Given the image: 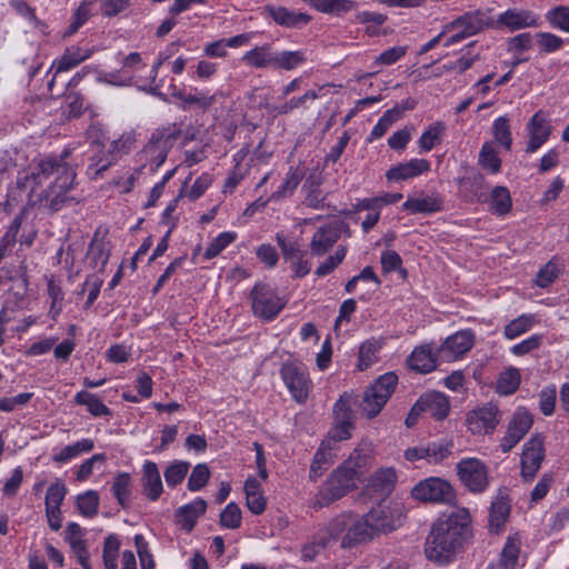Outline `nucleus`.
<instances>
[{
	"mask_svg": "<svg viewBox=\"0 0 569 569\" xmlns=\"http://www.w3.org/2000/svg\"><path fill=\"white\" fill-rule=\"evenodd\" d=\"M441 209V201L436 196L420 194L418 197H408L402 203V210L411 214L432 213Z\"/></svg>",
	"mask_w": 569,
	"mask_h": 569,
	"instance_id": "nucleus-31",
	"label": "nucleus"
},
{
	"mask_svg": "<svg viewBox=\"0 0 569 569\" xmlns=\"http://www.w3.org/2000/svg\"><path fill=\"white\" fill-rule=\"evenodd\" d=\"M367 516L377 537L396 530L401 526L403 520L401 505L393 501L379 503L377 507H373Z\"/></svg>",
	"mask_w": 569,
	"mask_h": 569,
	"instance_id": "nucleus-12",
	"label": "nucleus"
},
{
	"mask_svg": "<svg viewBox=\"0 0 569 569\" xmlns=\"http://www.w3.org/2000/svg\"><path fill=\"white\" fill-rule=\"evenodd\" d=\"M273 58L274 53L271 51L270 46L263 44L247 51L242 60L249 67L266 68L273 67Z\"/></svg>",
	"mask_w": 569,
	"mask_h": 569,
	"instance_id": "nucleus-37",
	"label": "nucleus"
},
{
	"mask_svg": "<svg viewBox=\"0 0 569 569\" xmlns=\"http://www.w3.org/2000/svg\"><path fill=\"white\" fill-rule=\"evenodd\" d=\"M250 298L253 315L264 321L273 320L286 305L271 287L263 283L253 287Z\"/></svg>",
	"mask_w": 569,
	"mask_h": 569,
	"instance_id": "nucleus-10",
	"label": "nucleus"
},
{
	"mask_svg": "<svg viewBox=\"0 0 569 569\" xmlns=\"http://www.w3.org/2000/svg\"><path fill=\"white\" fill-rule=\"evenodd\" d=\"M207 502L202 498H196L190 503L180 507L177 511V521L186 531H191L198 519L206 512Z\"/></svg>",
	"mask_w": 569,
	"mask_h": 569,
	"instance_id": "nucleus-28",
	"label": "nucleus"
},
{
	"mask_svg": "<svg viewBox=\"0 0 569 569\" xmlns=\"http://www.w3.org/2000/svg\"><path fill=\"white\" fill-rule=\"evenodd\" d=\"M93 448L94 441L89 438H83L58 450H54L52 460L57 463H67L83 453L90 452Z\"/></svg>",
	"mask_w": 569,
	"mask_h": 569,
	"instance_id": "nucleus-30",
	"label": "nucleus"
},
{
	"mask_svg": "<svg viewBox=\"0 0 569 569\" xmlns=\"http://www.w3.org/2000/svg\"><path fill=\"white\" fill-rule=\"evenodd\" d=\"M301 177L298 169L290 168L279 188L270 196V200L279 201L292 196L301 181Z\"/></svg>",
	"mask_w": 569,
	"mask_h": 569,
	"instance_id": "nucleus-42",
	"label": "nucleus"
},
{
	"mask_svg": "<svg viewBox=\"0 0 569 569\" xmlns=\"http://www.w3.org/2000/svg\"><path fill=\"white\" fill-rule=\"evenodd\" d=\"M543 443L539 437L530 438L523 446L521 455V476L525 480H531L540 469L543 460Z\"/></svg>",
	"mask_w": 569,
	"mask_h": 569,
	"instance_id": "nucleus-21",
	"label": "nucleus"
},
{
	"mask_svg": "<svg viewBox=\"0 0 569 569\" xmlns=\"http://www.w3.org/2000/svg\"><path fill=\"white\" fill-rule=\"evenodd\" d=\"M411 497L418 501L452 503L456 491L452 485L440 477H429L419 481L411 490Z\"/></svg>",
	"mask_w": 569,
	"mask_h": 569,
	"instance_id": "nucleus-9",
	"label": "nucleus"
},
{
	"mask_svg": "<svg viewBox=\"0 0 569 569\" xmlns=\"http://www.w3.org/2000/svg\"><path fill=\"white\" fill-rule=\"evenodd\" d=\"M479 164L489 173L496 174L501 169V160L492 141H486L479 152Z\"/></svg>",
	"mask_w": 569,
	"mask_h": 569,
	"instance_id": "nucleus-40",
	"label": "nucleus"
},
{
	"mask_svg": "<svg viewBox=\"0 0 569 569\" xmlns=\"http://www.w3.org/2000/svg\"><path fill=\"white\" fill-rule=\"evenodd\" d=\"M348 230V226L339 220L331 219L321 226L313 234L310 243L311 253L315 256L325 254L340 238L341 233Z\"/></svg>",
	"mask_w": 569,
	"mask_h": 569,
	"instance_id": "nucleus-16",
	"label": "nucleus"
},
{
	"mask_svg": "<svg viewBox=\"0 0 569 569\" xmlns=\"http://www.w3.org/2000/svg\"><path fill=\"white\" fill-rule=\"evenodd\" d=\"M100 497L96 490H87L77 497V508L81 516L92 518L98 513Z\"/></svg>",
	"mask_w": 569,
	"mask_h": 569,
	"instance_id": "nucleus-50",
	"label": "nucleus"
},
{
	"mask_svg": "<svg viewBox=\"0 0 569 569\" xmlns=\"http://www.w3.org/2000/svg\"><path fill=\"white\" fill-rule=\"evenodd\" d=\"M237 233L234 231H223L214 237L208 244L204 251L206 259H212L222 252L228 246H230L236 239Z\"/></svg>",
	"mask_w": 569,
	"mask_h": 569,
	"instance_id": "nucleus-56",
	"label": "nucleus"
},
{
	"mask_svg": "<svg viewBox=\"0 0 569 569\" xmlns=\"http://www.w3.org/2000/svg\"><path fill=\"white\" fill-rule=\"evenodd\" d=\"M521 543L522 539L518 532L509 535L498 562L502 563L507 568L516 569L519 562Z\"/></svg>",
	"mask_w": 569,
	"mask_h": 569,
	"instance_id": "nucleus-34",
	"label": "nucleus"
},
{
	"mask_svg": "<svg viewBox=\"0 0 569 569\" xmlns=\"http://www.w3.org/2000/svg\"><path fill=\"white\" fill-rule=\"evenodd\" d=\"M190 468V463L183 460H173L164 470V480L168 487L174 488L183 481Z\"/></svg>",
	"mask_w": 569,
	"mask_h": 569,
	"instance_id": "nucleus-52",
	"label": "nucleus"
},
{
	"mask_svg": "<svg viewBox=\"0 0 569 569\" xmlns=\"http://www.w3.org/2000/svg\"><path fill=\"white\" fill-rule=\"evenodd\" d=\"M493 24L495 20L489 11H468L445 24V32L449 36L443 41V47H451Z\"/></svg>",
	"mask_w": 569,
	"mask_h": 569,
	"instance_id": "nucleus-5",
	"label": "nucleus"
},
{
	"mask_svg": "<svg viewBox=\"0 0 569 569\" xmlns=\"http://www.w3.org/2000/svg\"><path fill=\"white\" fill-rule=\"evenodd\" d=\"M520 381V371L517 368L510 367L498 376L496 391L501 396L512 395L518 389Z\"/></svg>",
	"mask_w": 569,
	"mask_h": 569,
	"instance_id": "nucleus-38",
	"label": "nucleus"
},
{
	"mask_svg": "<svg viewBox=\"0 0 569 569\" xmlns=\"http://www.w3.org/2000/svg\"><path fill=\"white\" fill-rule=\"evenodd\" d=\"M47 291L51 301L50 313L56 318L61 312L64 293L60 286V281H58L53 276L48 279Z\"/></svg>",
	"mask_w": 569,
	"mask_h": 569,
	"instance_id": "nucleus-57",
	"label": "nucleus"
},
{
	"mask_svg": "<svg viewBox=\"0 0 569 569\" xmlns=\"http://www.w3.org/2000/svg\"><path fill=\"white\" fill-rule=\"evenodd\" d=\"M111 492L123 509L128 508L132 492L131 476L128 472L118 473L113 478Z\"/></svg>",
	"mask_w": 569,
	"mask_h": 569,
	"instance_id": "nucleus-33",
	"label": "nucleus"
},
{
	"mask_svg": "<svg viewBox=\"0 0 569 569\" xmlns=\"http://www.w3.org/2000/svg\"><path fill=\"white\" fill-rule=\"evenodd\" d=\"M469 523L470 515L466 508L439 518L433 523L426 542L427 558L439 563L449 562L465 539Z\"/></svg>",
	"mask_w": 569,
	"mask_h": 569,
	"instance_id": "nucleus-2",
	"label": "nucleus"
},
{
	"mask_svg": "<svg viewBox=\"0 0 569 569\" xmlns=\"http://www.w3.org/2000/svg\"><path fill=\"white\" fill-rule=\"evenodd\" d=\"M263 11L271 17L277 24L284 28H299L311 21L309 14L289 10L286 7L267 4L263 7Z\"/></svg>",
	"mask_w": 569,
	"mask_h": 569,
	"instance_id": "nucleus-22",
	"label": "nucleus"
},
{
	"mask_svg": "<svg viewBox=\"0 0 569 569\" xmlns=\"http://www.w3.org/2000/svg\"><path fill=\"white\" fill-rule=\"evenodd\" d=\"M242 513L234 502L228 503L220 513V525L227 529H237L241 525Z\"/></svg>",
	"mask_w": 569,
	"mask_h": 569,
	"instance_id": "nucleus-61",
	"label": "nucleus"
},
{
	"mask_svg": "<svg viewBox=\"0 0 569 569\" xmlns=\"http://www.w3.org/2000/svg\"><path fill=\"white\" fill-rule=\"evenodd\" d=\"M280 372L291 397L297 402L303 403L312 386L307 370L299 363L287 362L281 367Z\"/></svg>",
	"mask_w": 569,
	"mask_h": 569,
	"instance_id": "nucleus-13",
	"label": "nucleus"
},
{
	"mask_svg": "<svg viewBox=\"0 0 569 569\" xmlns=\"http://www.w3.org/2000/svg\"><path fill=\"white\" fill-rule=\"evenodd\" d=\"M92 53L93 50L88 48H68L60 59H57L52 62L51 69L56 70V74L69 71L82 61L90 58Z\"/></svg>",
	"mask_w": 569,
	"mask_h": 569,
	"instance_id": "nucleus-29",
	"label": "nucleus"
},
{
	"mask_svg": "<svg viewBox=\"0 0 569 569\" xmlns=\"http://www.w3.org/2000/svg\"><path fill=\"white\" fill-rule=\"evenodd\" d=\"M460 482L472 493L487 491L490 485L488 467L479 458L466 457L456 466Z\"/></svg>",
	"mask_w": 569,
	"mask_h": 569,
	"instance_id": "nucleus-7",
	"label": "nucleus"
},
{
	"mask_svg": "<svg viewBox=\"0 0 569 569\" xmlns=\"http://www.w3.org/2000/svg\"><path fill=\"white\" fill-rule=\"evenodd\" d=\"M491 130L495 141L506 151L511 150L512 136L508 117L500 116L495 119Z\"/></svg>",
	"mask_w": 569,
	"mask_h": 569,
	"instance_id": "nucleus-44",
	"label": "nucleus"
},
{
	"mask_svg": "<svg viewBox=\"0 0 569 569\" xmlns=\"http://www.w3.org/2000/svg\"><path fill=\"white\" fill-rule=\"evenodd\" d=\"M431 164L422 158H411L408 161L399 162L392 166L386 172V178L390 182H402L429 173Z\"/></svg>",
	"mask_w": 569,
	"mask_h": 569,
	"instance_id": "nucleus-19",
	"label": "nucleus"
},
{
	"mask_svg": "<svg viewBox=\"0 0 569 569\" xmlns=\"http://www.w3.org/2000/svg\"><path fill=\"white\" fill-rule=\"evenodd\" d=\"M173 96L187 106H197L202 109L209 108L214 102V96L196 89L194 92L177 91Z\"/></svg>",
	"mask_w": 569,
	"mask_h": 569,
	"instance_id": "nucleus-51",
	"label": "nucleus"
},
{
	"mask_svg": "<svg viewBox=\"0 0 569 569\" xmlns=\"http://www.w3.org/2000/svg\"><path fill=\"white\" fill-rule=\"evenodd\" d=\"M475 343L471 330H460L449 336L441 345L439 352L446 361H456L467 353Z\"/></svg>",
	"mask_w": 569,
	"mask_h": 569,
	"instance_id": "nucleus-20",
	"label": "nucleus"
},
{
	"mask_svg": "<svg viewBox=\"0 0 569 569\" xmlns=\"http://www.w3.org/2000/svg\"><path fill=\"white\" fill-rule=\"evenodd\" d=\"M174 137L163 130L154 132L144 148L137 154L141 168L156 171L164 161L168 151L171 149Z\"/></svg>",
	"mask_w": 569,
	"mask_h": 569,
	"instance_id": "nucleus-8",
	"label": "nucleus"
},
{
	"mask_svg": "<svg viewBox=\"0 0 569 569\" xmlns=\"http://www.w3.org/2000/svg\"><path fill=\"white\" fill-rule=\"evenodd\" d=\"M335 446L323 440L317 450L310 470V478L316 480L322 471L333 461Z\"/></svg>",
	"mask_w": 569,
	"mask_h": 569,
	"instance_id": "nucleus-36",
	"label": "nucleus"
},
{
	"mask_svg": "<svg viewBox=\"0 0 569 569\" xmlns=\"http://www.w3.org/2000/svg\"><path fill=\"white\" fill-rule=\"evenodd\" d=\"M398 472L393 467H382L370 478L367 489L377 497L388 496L395 488Z\"/></svg>",
	"mask_w": 569,
	"mask_h": 569,
	"instance_id": "nucleus-25",
	"label": "nucleus"
},
{
	"mask_svg": "<svg viewBox=\"0 0 569 569\" xmlns=\"http://www.w3.org/2000/svg\"><path fill=\"white\" fill-rule=\"evenodd\" d=\"M137 553L139 556L141 569H154L153 556L149 549L148 542L142 535L134 536Z\"/></svg>",
	"mask_w": 569,
	"mask_h": 569,
	"instance_id": "nucleus-62",
	"label": "nucleus"
},
{
	"mask_svg": "<svg viewBox=\"0 0 569 569\" xmlns=\"http://www.w3.org/2000/svg\"><path fill=\"white\" fill-rule=\"evenodd\" d=\"M306 60L307 54L303 50L276 52L273 67L284 70H293L305 63Z\"/></svg>",
	"mask_w": 569,
	"mask_h": 569,
	"instance_id": "nucleus-45",
	"label": "nucleus"
},
{
	"mask_svg": "<svg viewBox=\"0 0 569 569\" xmlns=\"http://www.w3.org/2000/svg\"><path fill=\"white\" fill-rule=\"evenodd\" d=\"M74 402L86 406L89 413L93 417H110L111 410L94 393L88 391H79L74 396Z\"/></svg>",
	"mask_w": 569,
	"mask_h": 569,
	"instance_id": "nucleus-35",
	"label": "nucleus"
},
{
	"mask_svg": "<svg viewBox=\"0 0 569 569\" xmlns=\"http://www.w3.org/2000/svg\"><path fill=\"white\" fill-rule=\"evenodd\" d=\"M330 535L326 530L323 536L318 537L313 541L306 543L301 549V558L303 561H315L325 552L326 546L331 541Z\"/></svg>",
	"mask_w": 569,
	"mask_h": 569,
	"instance_id": "nucleus-54",
	"label": "nucleus"
},
{
	"mask_svg": "<svg viewBox=\"0 0 569 569\" xmlns=\"http://www.w3.org/2000/svg\"><path fill=\"white\" fill-rule=\"evenodd\" d=\"M327 531L331 539H340L343 548H351L377 537L367 513L362 517L341 515L329 522Z\"/></svg>",
	"mask_w": 569,
	"mask_h": 569,
	"instance_id": "nucleus-4",
	"label": "nucleus"
},
{
	"mask_svg": "<svg viewBox=\"0 0 569 569\" xmlns=\"http://www.w3.org/2000/svg\"><path fill=\"white\" fill-rule=\"evenodd\" d=\"M121 63L122 68L119 71L98 73L97 82L117 87L130 86L133 82V72L144 66L138 52H131L124 57Z\"/></svg>",
	"mask_w": 569,
	"mask_h": 569,
	"instance_id": "nucleus-17",
	"label": "nucleus"
},
{
	"mask_svg": "<svg viewBox=\"0 0 569 569\" xmlns=\"http://www.w3.org/2000/svg\"><path fill=\"white\" fill-rule=\"evenodd\" d=\"M446 129V126L441 121H436L431 123L426 130L422 132L418 140V146L421 152H429L435 148L436 144L440 142L441 136Z\"/></svg>",
	"mask_w": 569,
	"mask_h": 569,
	"instance_id": "nucleus-43",
	"label": "nucleus"
},
{
	"mask_svg": "<svg viewBox=\"0 0 569 569\" xmlns=\"http://www.w3.org/2000/svg\"><path fill=\"white\" fill-rule=\"evenodd\" d=\"M335 425L328 433L326 441H330L335 446L336 442L347 440L351 437L353 423L351 420L350 397L345 396L336 402Z\"/></svg>",
	"mask_w": 569,
	"mask_h": 569,
	"instance_id": "nucleus-15",
	"label": "nucleus"
},
{
	"mask_svg": "<svg viewBox=\"0 0 569 569\" xmlns=\"http://www.w3.org/2000/svg\"><path fill=\"white\" fill-rule=\"evenodd\" d=\"M369 452L370 446L367 443H361L355 448L349 458L332 472L321 487L316 496L315 507L322 508L328 506L356 487L360 476L370 465L371 457Z\"/></svg>",
	"mask_w": 569,
	"mask_h": 569,
	"instance_id": "nucleus-3",
	"label": "nucleus"
},
{
	"mask_svg": "<svg viewBox=\"0 0 569 569\" xmlns=\"http://www.w3.org/2000/svg\"><path fill=\"white\" fill-rule=\"evenodd\" d=\"M141 486L150 501H157L163 492V485L156 462L146 460L142 465Z\"/></svg>",
	"mask_w": 569,
	"mask_h": 569,
	"instance_id": "nucleus-23",
	"label": "nucleus"
},
{
	"mask_svg": "<svg viewBox=\"0 0 569 569\" xmlns=\"http://www.w3.org/2000/svg\"><path fill=\"white\" fill-rule=\"evenodd\" d=\"M136 142L133 132H126L110 143L108 151L96 154L88 166L87 174L90 179H96L102 171L107 170L117 159L128 153Z\"/></svg>",
	"mask_w": 569,
	"mask_h": 569,
	"instance_id": "nucleus-11",
	"label": "nucleus"
},
{
	"mask_svg": "<svg viewBox=\"0 0 569 569\" xmlns=\"http://www.w3.org/2000/svg\"><path fill=\"white\" fill-rule=\"evenodd\" d=\"M498 23L516 31L538 26V16L530 10L508 9L499 14Z\"/></svg>",
	"mask_w": 569,
	"mask_h": 569,
	"instance_id": "nucleus-24",
	"label": "nucleus"
},
{
	"mask_svg": "<svg viewBox=\"0 0 569 569\" xmlns=\"http://www.w3.org/2000/svg\"><path fill=\"white\" fill-rule=\"evenodd\" d=\"M76 172L61 159L44 157L33 159L18 172L16 182L7 193V207H43L58 211L67 201Z\"/></svg>",
	"mask_w": 569,
	"mask_h": 569,
	"instance_id": "nucleus-1",
	"label": "nucleus"
},
{
	"mask_svg": "<svg viewBox=\"0 0 569 569\" xmlns=\"http://www.w3.org/2000/svg\"><path fill=\"white\" fill-rule=\"evenodd\" d=\"M528 142L526 147L527 153H535L550 138L551 124L547 114L542 111L536 112L526 126Z\"/></svg>",
	"mask_w": 569,
	"mask_h": 569,
	"instance_id": "nucleus-18",
	"label": "nucleus"
},
{
	"mask_svg": "<svg viewBox=\"0 0 569 569\" xmlns=\"http://www.w3.org/2000/svg\"><path fill=\"white\" fill-rule=\"evenodd\" d=\"M408 367L419 373H429L437 367V358L431 345L416 347L407 359Z\"/></svg>",
	"mask_w": 569,
	"mask_h": 569,
	"instance_id": "nucleus-26",
	"label": "nucleus"
},
{
	"mask_svg": "<svg viewBox=\"0 0 569 569\" xmlns=\"http://www.w3.org/2000/svg\"><path fill=\"white\" fill-rule=\"evenodd\" d=\"M498 416V407L492 403H486L467 415L466 426L475 436L492 433L499 423Z\"/></svg>",
	"mask_w": 569,
	"mask_h": 569,
	"instance_id": "nucleus-14",
	"label": "nucleus"
},
{
	"mask_svg": "<svg viewBox=\"0 0 569 569\" xmlns=\"http://www.w3.org/2000/svg\"><path fill=\"white\" fill-rule=\"evenodd\" d=\"M418 400L419 406H421L423 409V412L429 413L438 420L445 419L449 413V398L442 392H428L421 396Z\"/></svg>",
	"mask_w": 569,
	"mask_h": 569,
	"instance_id": "nucleus-27",
	"label": "nucleus"
},
{
	"mask_svg": "<svg viewBox=\"0 0 569 569\" xmlns=\"http://www.w3.org/2000/svg\"><path fill=\"white\" fill-rule=\"evenodd\" d=\"M425 446L426 461L431 465H438L447 459L452 451V442L433 441Z\"/></svg>",
	"mask_w": 569,
	"mask_h": 569,
	"instance_id": "nucleus-47",
	"label": "nucleus"
},
{
	"mask_svg": "<svg viewBox=\"0 0 569 569\" xmlns=\"http://www.w3.org/2000/svg\"><path fill=\"white\" fill-rule=\"evenodd\" d=\"M66 495L67 488L62 482L56 481L51 483L46 492V509H60Z\"/></svg>",
	"mask_w": 569,
	"mask_h": 569,
	"instance_id": "nucleus-59",
	"label": "nucleus"
},
{
	"mask_svg": "<svg viewBox=\"0 0 569 569\" xmlns=\"http://www.w3.org/2000/svg\"><path fill=\"white\" fill-rule=\"evenodd\" d=\"M532 426V416L526 408H518L509 425L508 430L515 432L516 435L523 438V436L529 431Z\"/></svg>",
	"mask_w": 569,
	"mask_h": 569,
	"instance_id": "nucleus-55",
	"label": "nucleus"
},
{
	"mask_svg": "<svg viewBox=\"0 0 569 569\" xmlns=\"http://www.w3.org/2000/svg\"><path fill=\"white\" fill-rule=\"evenodd\" d=\"M210 479V470L206 463H198L192 469L188 479V489L190 491L201 490Z\"/></svg>",
	"mask_w": 569,
	"mask_h": 569,
	"instance_id": "nucleus-60",
	"label": "nucleus"
},
{
	"mask_svg": "<svg viewBox=\"0 0 569 569\" xmlns=\"http://www.w3.org/2000/svg\"><path fill=\"white\" fill-rule=\"evenodd\" d=\"M535 322V318L531 315H521L518 318L510 321L503 329V336L508 340H513L517 337L529 331Z\"/></svg>",
	"mask_w": 569,
	"mask_h": 569,
	"instance_id": "nucleus-53",
	"label": "nucleus"
},
{
	"mask_svg": "<svg viewBox=\"0 0 569 569\" xmlns=\"http://www.w3.org/2000/svg\"><path fill=\"white\" fill-rule=\"evenodd\" d=\"M489 203L495 213L499 216L508 213L512 206L509 190L506 187H495L490 193Z\"/></svg>",
	"mask_w": 569,
	"mask_h": 569,
	"instance_id": "nucleus-46",
	"label": "nucleus"
},
{
	"mask_svg": "<svg viewBox=\"0 0 569 569\" xmlns=\"http://www.w3.org/2000/svg\"><path fill=\"white\" fill-rule=\"evenodd\" d=\"M510 515V503L506 497L499 496L491 502L489 511V526L498 532L507 522Z\"/></svg>",
	"mask_w": 569,
	"mask_h": 569,
	"instance_id": "nucleus-32",
	"label": "nucleus"
},
{
	"mask_svg": "<svg viewBox=\"0 0 569 569\" xmlns=\"http://www.w3.org/2000/svg\"><path fill=\"white\" fill-rule=\"evenodd\" d=\"M401 118V110L399 107L388 109L377 121L372 128L368 141L372 142L380 139L390 129V127Z\"/></svg>",
	"mask_w": 569,
	"mask_h": 569,
	"instance_id": "nucleus-39",
	"label": "nucleus"
},
{
	"mask_svg": "<svg viewBox=\"0 0 569 569\" xmlns=\"http://www.w3.org/2000/svg\"><path fill=\"white\" fill-rule=\"evenodd\" d=\"M141 170V167L126 170L121 176L117 178L114 186L122 193L130 192L139 180Z\"/></svg>",
	"mask_w": 569,
	"mask_h": 569,
	"instance_id": "nucleus-63",
	"label": "nucleus"
},
{
	"mask_svg": "<svg viewBox=\"0 0 569 569\" xmlns=\"http://www.w3.org/2000/svg\"><path fill=\"white\" fill-rule=\"evenodd\" d=\"M549 24L563 32H569V7L557 6L546 13Z\"/></svg>",
	"mask_w": 569,
	"mask_h": 569,
	"instance_id": "nucleus-58",
	"label": "nucleus"
},
{
	"mask_svg": "<svg viewBox=\"0 0 569 569\" xmlns=\"http://www.w3.org/2000/svg\"><path fill=\"white\" fill-rule=\"evenodd\" d=\"M536 37L539 50L543 53L555 52L563 44V40L560 37L550 32H539Z\"/></svg>",
	"mask_w": 569,
	"mask_h": 569,
	"instance_id": "nucleus-64",
	"label": "nucleus"
},
{
	"mask_svg": "<svg viewBox=\"0 0 569 569\" xmlns=\"http://www.w3.org/2000/svg\"><path fill=\"white\" fill-rule=\"evenodd\" d=\"M120 550L119 537L114 533L107 536L102 548V562L104 569H118V556Z\"/></svg>",
	"mask_w": 569,
	"mask_h": 569,
	"instance_id": "nucleus-48",
	"label": "nucleus"
},
{
	"mask_svg": "<svg viewBox=\"0 0 569 569\" xmlns=\"http://www.w3.org/2000/svg\"><path fill=\"white\" fill-rule=\"evenodd\" d=\"M212 176L210 173L204 172L194 180V182L189 189H186L188 183L187 179L179 192V197H186L189 200L194 201L207 191V189L212 184Z\"/></svg>",
	"mask_w": 569,
	"mask_h": 569,
	"instance_id": "nucleus-49",
	"label": "nucleus"
},
{
	"mask_svg": "<svg viewBox=\"0 0 569 569\" xmlns=\"http://www.w3.org/2000/svg\"><path fill=\"white\" fill-rule=\"evenodd\" d=\"M381 345L378 340L370 339L362 342L359 347L358 369L363 371L378 361V353Z\"/></svg>",
	"mask_w": 569,
	"mask_h": 569,
	"instance_id": "nucleus-41",
	"label": "nucleus"
},
{
	"mask_svg": "<svg viewBox=\"0 0 569 569\" xmlns=\"http://www.w3.org/2000/svg\"><path fill=\"white\" fill-rule=\"evenodd\" d=\"M398 383V377L393 372L380 376L362 396L361 412L368 418H375L387 403Z\"/></svg>",
	"mask_w": 569,
	"mask_h": 569,
	"instance_id": "nucleus-6",
	"label": "nucleus"
}]
</instances>
